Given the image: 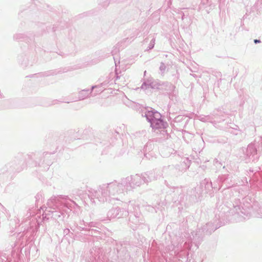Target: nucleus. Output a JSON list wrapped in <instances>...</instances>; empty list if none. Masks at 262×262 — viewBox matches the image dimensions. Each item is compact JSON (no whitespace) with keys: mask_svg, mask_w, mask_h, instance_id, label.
I'll use <instances>...</instances> for the list:
<instances>
[{"mask_svg":"<svg viewBox=\"0 0 262 262\" xmlns=\"http://www.w3.org/2000/svg\"><path fill=\"white\" fill-rule=\"evenodd\" d=\"M146 115L150 120L151 124L154 127L157 128L164 127V123L161 119V115L159 113L148 111Z\"/></svg>","mask_w":262,"mask_h":262,"instance_id":"obj_1","label":"nucleus"},{"mask_svg":"<svg viewBox=\"0 0 262 262\" xmlns=\"http://www.w3.org/2000/svg\"><path fill=\"white\" fill-rule=\"evenodd\" d=\"M259 42H260V41L259 40H257V39L254 40L255 43Z\"/></svg>","mask_w":262,"mask_h":262,"instance_id":"obj_2","label":"nucleus"}]
</instances>
